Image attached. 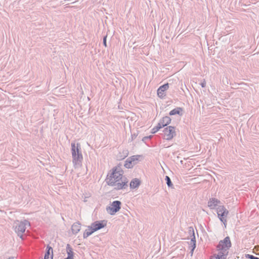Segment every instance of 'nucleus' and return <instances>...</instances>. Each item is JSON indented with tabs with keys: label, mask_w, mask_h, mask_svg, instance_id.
<instances>
[{
	"label": "nucleus",
	"mask_w": 259,
	"mask_h": 259,
	"mask_svg": "<svg viewBox=\"0 0 259 259\" xmlns=\"http://www.w3.org/2000/svg\"><path fill=\"white\" fill-rule=\"evenodd\" d=\"M207 205L210 209H215L219 211L227 210L224 206V203L216 198H210Z\"/></svg>",
	"instance_id": "20e7f679"
},
{
	"label": "nucleus",
	"mask_w": 259,
	"mask_h": 259,
	"mask_svg": "<svg viewBox=\"0 0 259 259\" xmlns=\"http://www.w3.org/2000/svg\"><path fill=\"white\" fill-rule=\"evenodd\" d=\"M245 257L246 258H250V259H259L258 257H255V256H254L253 255H250V254H246L245 255Z\"/></svg>",
	"instance_id": "b1692460"
},
{
	"label": "nucleus",
	"mask_w": 259,
	"mask_h": 259,
	"mask_svg": "<svg viewBox=\"0 0 259 259\" xmlns=\"http://www.w3.org/2000/svg\"><path fill=\"white\" fill-rule=\"evenodd\" d=\"M160 128H162L161 125L158 123L157 125L154 126L153 128L151 129V133L152 134H155L157 133Z\"/></svg>",
	"instance_id": "412c9836"
},
{
	"label": "nucleus",
	"mask_w": 259,
	"mask_h": 259,
	"mask_svg": "<svg viewBox=\"0 0 259 259\" xmlns=\"http://www.w3.org/2000/svg\"><path fill=\"white\" fill-rule=\"evenodd\" d=\"M87 201V199H84V201Z\"/></svg>",
	"instance_id": "c85d7f7f"
},
{
	"label": "nucleus",
	"mask_w": 259,
	"mask_h": 259,
	"mask_svg": "<svg viewBox=\"0 0 259 259\" xmlns=\"http://www.w3.org/2000/svg\"><path fill=\"white\" fill-rule=\"evenodd\" d=\"M121 203L119 200L113 201L109 206H107L106 210H119L121 208Z\"/></svg>",
	"instance_id": "1a4fd4ad"
},
{
	"label": "nucleus",
	"mask_w": 259,
	"mask_h": 259,
	"mask_svg": "<svg viewBox=\"0 0 259 259\" xmlns=\"http://www.w3.org/2000/svg\"><path fill=\"white\" fill-rule=\"evenodd\" d=\"M231 246V242L229 237H226L223 240L221 241L217 246V250L228 253V250Z\"/></svg>",
	"instance_id": "423d86ee"
},
{
	"label": "nucleus",
	"mask_w": 259,
	"mask_h": 259,
	"mask_svg": "<svg viewBox=\"0 0 259 259\" xmlns=\"http://www.w3.org/2000/svg\"><path fill=\"white\" fill-rule=\"evenodd\" d=\"M183 108H182V107H177V108H174V109L171 110L169 112V115L170 116H172V115H179L180 116H182L183 114Z\"/></svg>",
	"instance_id": "9b49d317"
},
{
	"label": "nucleus",
	"mask_w": 259,
	"mask_h": 259,
	"mask_svg": "<svg viewBox=\"0 0 259 259\" xmlns=\"http://www.w3.org/2000/svg\"><path fill=\"white\" fill-rule=\"evenodd\" d=\"M107 222L105 220L98 221L94 222L85 230L83 234L84 238L88 237L94 232L104 228L107 226Z\"/></svg>",
	"instance_id": "7ed1b4c3"
},
{
	"label": "nucleus",
	"mask_w": 259,
	"mask_h": 259,
	"mask_svg": "<svg viewBox=\"0 0 259 259\" xmlns=\"http://www.w3.org/2000/svg\"><path fill=\"white\" fill-rule=\"evenodd\" d=\"M171 121V119L168 116H165L162 117L159 121L158 123L160 124L162 128L167 126Z\"/></svg>",
	"instance_id": "9d476101"
},
{
	"label": "nucleus",
	"mask_w": 259,
	"mask_h": 259,
	"mask_svg": "<svg viewBox=\"0 0 259 259\" xmlns=\"http://www.w3.org/2000/svg\"><path fill=\"white\" fill-rule=\"evenodd\" d=\"M106 182L108 186H114L117 191L125 189L128 187L127 179L123 176V170L118 165L113 167L111 173L108 174Z\"/></svg>",
	"instance_id": "f257e3e1"
},
{
	"label": "nucleus",
	"mask_w": 259,
	"mask_h": 259,
	"mask_svg": "<svg viewBox=\"0 0 259 259\" xmlns=\"http://www.w3.org/2000/svg\"><path fill=\"white\" fill-rule=\"evenodd\" d=\"M169 88V83H165L163 85L160 86L157 91V96L161 99H163L165 96L166 94L165 92Z\"/></svg>",
	"instance_id": "6e6552de"
},
{
	"label": "nucleus",
	"mask_w": 259,
	"mask_h": 259,
	"mask_svg": "<svg viewBox=\"0 0 259 259\" xmlns=\"http://www.w3.org/2000/svg\"><path fill=\"white\" fill-rule=\"evenodd\" d=\"M218 251V253L211 256L210 259H225L226 257L228 255V253L226 252H224L223 251H221V250Z\"/></svg>",
	"instance_id": "ddd939ff"
},
{
	"label": "nucleus",
	"mask_w": 259,
	"mask_h": 259,
	"mask_svg": "<svg viewBox=\"0 0 259 259\" xmlns=\"http://www.w3.org/2000/svg\"><path fill=\"white\" fill-rule=\"evenodd\" d=\"M81 229V224L78 222L74 223L71 227V231L73 234H76L79 232Z\"/></svg>",
	"instance_id": "4468645a"
},
{
	"label": "nucleus",
	"mask_w": 259,
	"mask_h": 259,
	"mask_svg": "<svg viewBox=\"0 0 259 259\" xmlns=\"http://www.w3.org/2000/svg\"><path fill=\"white\" fill-rule=\"evenodd\" d=\"M141 183V181L139 179H133L130 183V187L131 189L138 188L140 185Z\"/></svg>",
	"instance_id": "f8f14e48"
},
{
	"label": "nucleus",
	"mask_w": 259,
	"mask_h": 259,
	"mask_svg": "<svg viewBox=\"0 0 259 259\" xmlns=\"http://www.w3.org/2000/svg\"><path fill=\"white\" fill-rule=\"evenodd\" d=\"M163 138L167 141L171 140L176 136L175 127L173 126H167L163 130Z\"/></svg>",
	"instance_id": "39448f33"
},
{
	"label": "nucleus",
	"mask_w": 259,
	"mask_h": 259,
	"mask_svg": "<svg viewBox=\"0 0 259 259\" xmlns=\"http://www.w3.org/2000/svg\"><path fill=\"white\" fill-rule=\"evenodd\" d=\"M48 250L45 254L44 259H53V248L51 247H48Z\"/></svg>",
	"instance_id": "2eb2a0df"
},
{
	"label": "nucleus",
	"mask_w": 259,
	"mask_h": 259,
	"mask_svg": "<svg viewBox=\"0 0 259 259\" xmlns=\"http://www.w3.org/2000/svg\"><path fill=\"white\" fill-rule=\"evenodd\" d=\"M136 136H136V135H132V139H133V138H136Z\"/></svg>",
	"instance_id": "bb28decb"
},
{
	"label": "nucleus",
	"mask_w": 259,
	"mask_h": 259,
	"mask_svg": "<svg viewBox=\"0 0 259 259\" xmlns=\"http://www.w3.org/2000/svg\"><path fill=\"white\" fill-rule=\"evenodd\" d=\"M87 201V199H84V201Z\"/></svg>",
	"instance_id": "c756f323"
},
{
	"label": "nucleus",
	"mask_w": 259,
	"mask_h": 259,
	"mask_svg": "<svg viewBox=\"0 0 259 259\" xmlns=\"http://www.w3.org/2000/svg\"><path fill=\"white\" fill-rule=\"evenodd\" d=\"M134 163H133L131 160L129 158V157H128L125 161L124 166L127 169H130L134 167Z\"/></svg>",
	"instance_id": "a211bd4d"
},
{
	"label": "nucleus",
	"mask_w": 259,
	"mask_h": 259,
	"mask_svg": "<svg viewBox=\"0 0 259 259\" xmlns=\"http://www.w3.org/2000/svg\"><path fill=\"white\" fill-rule=\"evenodd\" d=\"M142 157V155H136L129 157L132 162L134 163V165L137 164L138 161H139V158Z\"/></svg>",
	"instance_id": "6ab92c4d"
},
{
	"label": "nucleus",
	"mask_w": 259,
	"mask_h": 259,
	"mask_svg": "<svg viewBox=\"0 0 259 259\" xmlns=\"http://www.w3.org/2000/svg\"><path fill=\"white\" fill-rule=\"evenodd\" d=\"M153 138V136L152 135H150V136H145V137H144L143 138H142V142H143L148 147H150V145L147 143L146 142V140H148V139H151L152 138Z\"/></svg>",
	"instance_id": "4be33fe9"
},
{
	"label": "nucleus",
	"mask_w": 259,
	"mask_h": 259,
	"mask_svg": "<svg viewBox=\"0 0 259 259\" xmlns=\"http://www.w3.org/2000/svg\"><path fill=\"white\" fill-rule=\"evenodd\" d=\"M106 40H107V35L104 36L103 39V44L105 47H107Z\"/></svg>",
	"instance_id": "393cba45"
},
{
	"label": "nucleus",
	"mask_w": 259,
	"mask_h": 259,
	"mask_svg": "<svg viewBox=\"0 0 259 259\" xmlns=\"http://www.w3.org/2000/svg\"><path fill=\"white\" fill-rule=\"evenodd\" d=\"M165 180L166 181L167 186H168V188H174L173 184L171 181V179L168 176H165Z\"/></svg>",
	"instance_id": "aec40b11"
},
{
	"label": "nucleus",
	"mask_w": 259,
	"mask_h": 259,
	"mask_svg": "<svg viewBox=\"0 0 259 259\" xmlns=\"http://www.w3.org/2000/svg\"><path fill=\"white\" fill-rule=\"evenodd\" d=\"M200 85L202 88H204L206 87V81L204 79L202 81H201V82L200 83Z\"/></svg>",
	"instance_id": "a878e982"
},
{
	"label": "nucleus",
	"mask_w": 259,
	"mask_h": 259,
	"mask_svg": "<svg viewBox=\"0 0 259 259\" xmlns=\"http://www.w3.org/2000/svg\"><path fill=\"white\" fill-rule=\"evenodd\" d=\"M128 152L127 150H123V155L119 156L118 158L119 160H122L126 157L128 155Z\"/></svg>",
	"instance_id": "5701e85b"
},
{
	"label": "nucleus",
	"mask_w": 259,
	"mask_h": 259,
	"mask_svg": "<svg viewBox=\"0 0 259 259\" xmlns=\"http://www.w3.org/2000/svg\"><path fill=\"white\" fill-rule=\"evenodd\" d=\"M221 213H218V216L220 220L224 224L226 222V217L228 215V211H220Z\"/></svg>",
	"instance_id": "dca6fc26"
},
{
	"label": "nucleus",
	"mask_w": 259,
	"mask_h": 259,
	"mask_svg": "<svg viewBox=\"0 0 259 259\" xmlns=\"http://www.w3.org/2000/svg\"><path fill=\"white\" fill-rule=\"evenodd\" d=\"M27 226H29V223L26 221L23 222L17 221L15 223V231L18 236L22 237Z\"/></svg>",
	"instance_id": "0eeeda50"
},
{
	"label": "nucleus",
	"mask_w": 259,
	"mask_h": 259,
	"mask_svg": "<svg viewBox=\"0 0 259 259\" xmlns=\"http://www.w3.org/2000/svg\"><path fill=\"white\" fill-rule=\"evenodd\" d=\"M67 253L68 254V257L65 259H74L73 258V252L72 251V248L70 247V245L67 244L66 247Z\"/></svg>",
	"instance_id": "f3484780"
},
{
	"label": "nucleus",
	"mask_w": 259,
	"mask_h": 259,
	"mask_svg": "<svg viewBox=\"0 0 259 259\" xmlns=\"http://www.w3.org/2000/svg\"><path fill=\"white\" fill-rule=\"evenodd\" d=\"M115 211H112V212L110 213L111 215H113L114 214V212Z\"/></svg>",
	"instance_id": "cd10ccee"
},
{
	"label": "nucleus",
	"mask_w": 259,
	"mask_h": 259,
	"mask_svg": "<svg viewBox=\"0 0 259 259\" xmlns=\"http://www.w3.org/2000/svg\"><path fill=\"white\" fill-rule=\"evenodd\" d=\"M71 154L72 157V162L74 165L80 166L83 159L81 151V146L79 143L75 145L74 142L71 143Z\"/></svg>",
	"instance_id": "f03ea898"
}]
</instances>
